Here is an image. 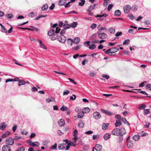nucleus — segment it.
Listing matches in <instances>:
<instances>
[{"label":"nucleus","mask_w":151,"mask_h":151,"mask_svg":"<svg viewBox=\"0 0 151 151\" xmlns=\"http://www.w3.org/2000/svg\"><path fill=\"white\" fill-rule=\"evenodd\" d=\"M63 141L65 142V143H62L59 144L58 146V148L59 150H62L64 149L66 147V145L68 143V140L67 139L64 140Z\"/></svg>","instance_id":"f257e3e1"},{"label":"nucleus","mask_w":151,"mask_h":151,"mask_svg":"<svg viewBox=\"0 0 151 151\" xmlns=\"http://www.w3.org/2000/svg\"><path fill=\"white\" fill-rule=\"evenodd\" d=\"M6 142L7 145H12L14 143V140L12 138L9 137L6 139Z\"/></svg>","instance_id":"f03ea898"},{"label":"nucleus","mask_w":151,"mask_h":151,"mask_svg":"<svg viewBox=\"0 0 151 151\" xmlns=\"http://www.w3.org/2000/svg\"><path fill=\"white\" fill-rule=\"evenodd\" d=\"M98 34V37L101 39H104L107 38V34L104 33H100L97 32Z\"/></svg>","instance_id":"7ed1b4c3"},{"label":"nucleus","mask_w":151,"mask_h":151,"mask_svg":"<svg viewBox=\"0 0 151 151\" xmlns=\"http://www.w3.org/2000/svg\"><path fill=\"white\" fill-rule=\"evenodd\" d=\"M66 40V38L63 35H61L58 38V41L62 43H64Z\"/></svg>","instance_id":"20e7f679"},{"label":"nucleus","mask_w":151,"mask_h":151,"mask_svg":"<svg viewBox=\"0 0 151 151\" xmlns=\"http://www.w3.org/2000/svg\"><path fill=\"white\" fill-rule=\"evenodd\" d=\"M11 147L7 145H5L3 146L2 148V151H11Z\"/></svg>","instance_id":"39448f33"},{"label":"nucleus","mask_w":151,"mask_h":151,"mask_svg":"<svg viewBox=\"0 0 151 151\" xmlns=\"http://www.w3.org/2000/svg\"><path fill=\"white\" fill-rule=\"evenodd\" d=\"M93 115L94 118L96 119H99L101 116L100 113L97 111L94 112L93 114Z\"/></svg>","instance_id":"423d86ee"},{"label":"nucleus","mask_w":151,"mask_h":151,"mask_svg":"<svg viewBox=\"0 0 151 151\" xmlns=\"http://www.w3.org/2000/svg\"><path fill=\"white\" fill-rule=\"evenodd\" d=\"M129 137L127 139V146L128 148H131L133 146V144L132 141L129 140Z\"/></svg>","instance_id":"0eeeda50"},{"label":"nucleus","mask_w":151,"mask_h":151,"mask_svg":"<svg viewBox=\"0 0 151 151\" xmlns=\"http://www.w3.org/2000/svg\"><path fill=\"white\" fill-rule=\"evenodd\" d=\"M131 7L128 5L125 6L124 8V11L125 13H127L130 11Z\"/></svg>","instance_id":"6e6552de"},{"label":"nucleus","mask_w":151,"mask_h":151,"mask_svg":"<svg viewBox=\"0 0 151 151\" xmlns=\"http://www.w3.org/2000/svg\"><path fill=\"white\" fill-rule=\"evenodd\" d=\"M112 134L114 135H120L119 133V129L117 128L114 129L112 132Z\"/></svg>","instance_id":"1a4fd4ad"},{"label":"nucleus","mask_w":151,"mask_h":151,"mask_svg":"<svg viewBox=\"0 0 151 151\" xmlns=\"http://www.w3.org/2000/svg\"><path fill=\"white\" fill-rule=\"evenodd\" d=\"M96 148L93 147L92 149V151H94V149H95L97 151H101L102 148V146L99 144H97L96 145Z\"/></svg>","instance_id":"9d476101"},{"label":"nucleus","mask_w":151,"mask_h":151,"mask_svg":"<svg viewBox=\"0 0 151 151\" xmlns=\"http://www.w3.org/2000/svg\"><path fill=\"white\" fill-rule=\"evenodd\" d=\"M119 50V48L116 47H113L109 49V52H111L113 53H115V52H117Z\"/></svg>","instance_id":"9b49d317"},{"label":"nucleus","mask_w":151,"mask_h":151,"mask_svg":"<svg viewBox=\"0 0 151 151\" xmlns=\"http://www.w3.org/2000/svg\"><path fill=\"white\" fill-rule=\"evenodd\" d=\"M6 124H5L4 122H2L0 124V129L2 130H4L6 128Z\"/></svg>","instance_id":"f8f14e48"},{"label":"nucleus","mask_w":151,"mask_h":151,"mask_svg":"<svg viewBox=\"0 0 151 151\" xmlns=\"http://www.w3.org/2000/svg\"><path fill=\"white\" fill-rule=\"evenodd\" d=\"M119 133L120 136H122L126 133V131L124 128H122L119 129Z\"/></svg>","instance_id":"ddd939ff"},{"label":"nucleus","mask_w":151,"mask_h":151,"mask_svg":"<svg viewBox=\"0 0 151 151\" xmlns=\"http://www.w3.org/2000/svg\"><path fill=\"white\" fill-rule=\"evenodd\" d=\"M10 134H11L10 132L9 131H6L2 135L1 137L3 138L9 136Z\"/></svg>","instance_id":"4468645a"},{"label":"nucleus","mask_w":151,"mask_h":151,"mask_svg":"<svg viewBox=\"0 0 151 151\" xmlns=\"http://www.w3.org/2000/svg\"><path fill=\"white\" fill-rule=\"evenodd\" d=\"M55 33L54 29H52L49 30L48 32V35L50 36H52Z\"/></svg>","instance_id":"2eb2a0df"},{"label":"nucleus","mask_w":151,"mask_h":151,"mask_svg":"<svg viewBox=\"0 0 151 151\" xmlns=\"http://www.w3.org/2000/svg\"><path fill=\"white\" fill-rule=\"evenodd\" d=\"M52 36L51 39L52 40H54L58 38V35L56 33H55Z\"/></svg>","instance_id":"dca6fc26"},{"label":"nucleus","mask_w":151,"mask_h":151,"mask_svg":"<svg viewBox=\"0 0 151 151\" xmlns=\"http://www.w3.org/2000/svg\"><path fill=\"white\" fill-rule=\"evenodd\" d=\"M58 125L60 127H62L65 124V121L63 119H61L58 121Z\"/></svg>","instance_id":"f3484780"},{"label":"nucleus","mask_w":151,"mask_h":151,"mask_svg":"<svg viewBox=\"0 0 151 151\" xmlns=\"http://www.w3.org/2000/svg\"><path fill=\"white\" fill-rule=\"evenodd\" d=\"M82 112L84 113H87L90 111V109L88 107H86L82 110Z\"/></svg>","instance_id":"a211bd4d"},{"label":"nucleus","mask_w":151,"mask_h":151,"mask_svg":"<svg viewBox=\"0 0 151 151\" xmlns=\"http://www.w3.org/2000/svg\"><path fill=\"white\" fill-rule=\"evenodd\" d=\"M97 5V4H95L92 6L91 5L88 7V8L87 9V10L88 11L89 10L91 11L93 10V9H94L95 6H96Z\"/></svg>","instance_id":"6ab92c4d"},{"label":"nucleus","mask_w":151,"mask_h":151,"mask_svg":"<svg viewBox=\"0 0 151 151\" xmlns=\"http://www.w3.org/2000/svg\"><path fill=\"white\" fill-rule=\"evenodd\" d=\"M66 0H60L58 1V4L60 6H63L65 5L66 3Z\"/></svg>","instance_id":"aec40b11"},{"label":"nucleus","mask_w":151,"mask_h":151,"mask_svg":"<svg viewBox=\"0 0 151 151\" xmlns=\"http://www.w3.org/2000/svg\"><path fill=\"white\" fill-rule=\"evenodd\" d=\"M110 136V134L107 133L104 135L103 137L104 138V139L107 140L109 138Z\"/></svg>","instance_id":"412c9836"},{"label":"nucleus","mask_w":151,"mask_h":151,"mask_svg":"<svg viewBox=\"0 0 151 151\" xmlns=\"http://www.w3.org/2000/svg\"><path fill=\"white\" fill-rule=\"evenodd\" d=\"M80 38L78 37H77L74 39L73 41V42L75 44H77L80 42Z\"/></svg>","instance_id":"4be33fe9"},{"label":"nucleus","mask_w":151,"mask_h":151,"mask_svg":"<svg viewBox=\"0 0 151 151\" xmlns=\"http://www.w3.org/2000/svg\"><path fill=\"white\" fill-rule=\"evenodd\" d=\"M84 123L83 121H81L78 123V126L79 128H83L84 126Z\"/></svg>","instance_id":"5701e85b"},{"label":"nucleus","mask_w":151,"mask_h":151,"mask_svg":"<svg viewBox=\"0 0 151 151\" xmlns=\"http://www.w3.org/2000/svg\"><path fill=\"white\" fill-rule=\"evenodd\" d=\"M121 12L119 10H116L114 12V15L116 16H120L121 14Z\"/></svg>","instance_id":"b1692460"},{"label":"nucleus","mask_w":151,"mask_h":151,"mask_svg":"<svg viewBox=\"0 0 151 151\" xmlns=\"http://www.w3.org/2000/svg\"><path fill=\"white\" fill-rule=\"evenodd\" d=\"M47 16V15H44L43 14H40L35 19V20H39L41 18L46 17Z\"/></svg>","instance_id":"393cba45"},{"label":"nucleus","mask_w":151,"mask_h":151,"mask_svg":"<svg viewBox=\"0 0 151 151\" xmlns=\"http://www.w3.org/2000/svg\"><path fill=\"white\" fill-rule=\"evenodd\" d=\"M109 32L111 34H114L115 32V29L113 27H110L109 29Z\"/></svg>","instance_id":"a878e982"},{"label":"nucleus","mask_w":151,"mask_h":151,"mask_svg":"<svg viewBox=\"0 0 151 151\" xmlns=\"http://www.w3.org/2000/svg\"><path fill=\"white\" fill-rule=\"evenodd\" d=\"M109 125V123H103L102 126V129H103L105 130L107 128V127Z\"/></svg>","instance_id":"bb28decb"},{"label":"nucleus","mask_w":151,"mask_h":151,"mask_svg":"<svg viewBox=\"0 0 151 151\" xmlns=\"http://www.w3.org/2000/svg\"><path fill=\"white\" fill-rule=\"evenodd\" d=\"M25 83H26L25 81L23 80H22L19 81L18 83V85L19 86H20L23 85H24Z\"/></svg>","instance_id":"cd10ccee"},{"label":"nucleus","mask_w":151,"mask_h":151,"mask_svg":"<svg viewBox=\"0 0 151 151\" xmlns=\"http://www.w3.org/2000/svg\"><path fill=\"white\" fill-rule=\"evenodd\" d=\"M52 99H51L50 98H47V99H46V101L48 103H49L51 101H52V102H55V99L54 98H52Z\"/></svg>","instance_id":"c85d7f7f"},{"label":"nucleus","mask_w":151,"mask_h":151,"mask_svg":"<svg viewBox=\"0 0 151 151\" xmlns=\"http://www.w3.org/2000/svg\"><path fill=\"white\" fill-rule=\"evenodd\" d=\"M122 121L125 124H127L128 125H129V123L127 121L126 119L125 118H122Z\"/></svg>","instance_id":"c756f323"},{"label":"nucleus","mask_w":151,"mask_h":151,"mask_svg":"<svg viewBox=\"0 0 151 151\" xmlns=\"http://www.w3.org/2000/svg\"><path fill=\"white\" fill-rule=\"evenodd\" d=\"M121 122L119 121V120H116L115 125L116 127H118L120 126L121 125Z\"/></svg>","instance_id":"7c9ffc66"},{"label":"nucleus","mask_w":151,"mask_h":151,"mask_svg":"<svg viewBox=\"0 0 151 151\" xmlns=\"http://www.w3.org/2000/svg\"><path fill=\"white\" fill-rule=\"evenodd\" d=\"M146 107L145 105L144 104H141L139 105L138 107V109H144Z\"/></svg>","instance_id":"2f4dec72"},{"label":"nucleus","mask_w":151,"mask_h":151,"mask_svg":"<svg viewBox=\"0 0 151 151\" xmlns=\"http://www.w3.org/2000/svg\"><path fill=\"white\" fill-rule=\"evenodd\" d=\"M150 113L149 109H144V115H146Z\"/></svg>","instance_id":"473e14b6"},{"label":"nucleus","mask_w":151,"mask_h":151,"mask_svg":"<svg viewBox=\"0 0 151 151\" xmlns=\"http://www.w3.org/2000/svg\"><path fill=\"white\" fill-rule=\"evenodd\" d=\"M73 42V40L70 39H68L67 40V42L68 44L71 46L72 45V42Z\"/></svg>","instance_id":"72a5a7b5"},{"label":"nucleus","mask_w":151,"mask_h":151,"mask_svg":"<svg viewBox=\"0 0 151 151\" xmlns=\"http://www.w3.org/2000/svg\"><path fill=\"white\" fill-rule=\"evenodd\" d=\"M96 47V46L94 44H90L89 45V48L91 50H93Z\"/></svg>","instance_id":"f704fd0d"},{"label":"nucleus","mask_w":151,"mask_h":151,"mask_svg":"<svg viewBox=\"0 0 151 151\" xmlns=\"http://www.w3.org/2000/svg\"><path fill=\"white\" fill-rule=\"evenodd\" d=\"M139 135H135L133 137V139L135 141L138 140L139 138Z\"/></svg>","instance_id":"c9c22d12"},{"label":"nucleus","mask_w":151,"mask_h":151,"mask_svg":"<svg viewBox=\"0 0 151 151\" xmlns=\"http://www.w3.org/2000/svg\"><path fill=\"white\" fill-rule=\"evenodd\" d=\"M71 27V26L68 24H65L63 25V27L64 29L69 28Z\"/></svg>","instance_id":"e433bc0d"},{"label":"nucleus","mask_w":151,"mask_h":151,"mask_svg":"<svg viewBox=\"0 0 151 151\" xmlns=\"http://www.w3.org/2000/svg\"><path fill=\"white\" fill-rule=\"evenodd\" d=\"M48 8V6L47 4H44L42 8V11H45Z\"/></svg>","instance_id":"4c0bfd02"},{"label":"nucleus","mask_w":151,"mask_h":151,"mask_svg":"<svg viewBox=\"0 0 151 151\" xmlns=\"http://www.w3.org/2000/svg\"><path fill=\"white\" fill-rule=\"evenodd\" d=\"M84 113H83L82 112H80L78 113V118H82L84 116Z\"/></svg>","instance_id":"58836bf2"},{"label":"nucleus","mask_w":151,"mask_h":151,"mask_svg":"<svg viewBox=\"0 0 151 151\" xmlns=\"http://www.w3.org/2000/svg\"><path fill=\"white\" fill-rule=\"evenodd\" d=\"M107 16V14H103L102 15H97L95 17H106Z\"/></svg>","instance_id":"ea45409f"},{"label":"nucleus","mask_w":151,"mask_h":151,"mask_svg":"<svg viewBox=\"0 0 151 151\" xmlns=\"http://www.w3.org/2000/svg\"><path fill=\"white\" fill-rule=\"evenodd\" d=\"M138 135H139V136L143 137L145 136L146 135V133H144L143 131H142L141 132H139L138 133Z\"/></svg>","instance_id":"a19ab883"},{"label":"nucleus","mask_w":151,"mask_h":151,"mask_svg":"<svg viewBox=\"0 0 151 151\" xmlns=\"http://www.w3.org/2000/svg\"><path fill=\"white\" fill-rule=\"evenodd\" d=\"M38 144H39V142H32L31 146H33V147H34L35 146H38Z\"/></svg>","instance_id":"79ce46f5"},{"label":"nucleus","mask_w":151,"mask_h":151,"mask_svg":"<svg viewBox=\"0 0 151 151\" xmlns=\"http://www.w3.org/2000/svg\"><path fill=\"white\" fill-rule=\"evenodd\" d=\"M81 2H79L78 5L81 6H83L85 4V0H80Z\"/></svg>","instance_id":"37998d69"},{"label":"nucleus","mask_w":151,"mask_h":151,"mask_svg":"<svg viewBox=\"0 0 151 151\" xmlns=\"http://www.w3.org/2000/svg\"><path fill=\"white\" fill-rule=\"evenodd\" d=\"M60 109L63 111H65L68 110V108L66 106H63L60 108Z\"/></svg>","instance_id":"c03bdc74"},{"label":"nucleus","mask_w":151,"mask_h":151,"mask_svg":"<svg viewBox=\"0 0 151 151\" xmlns=\"http://www.w3.org/2000/svg\"><path fill=\"white\" fill-rule=\"evenodd\" d=\"M6 17L9 19H10L12 18L13 15L12 14H8L6 15Z\"/></svg>","instance_id":"a18cd8bd"},{"label":"nucleus","mask_w":151,"mask_h":151,"mask_svg":"<svg viewBox=\"0 0 151 151\" xmlns=\"http://www.w3.org/2000/svg\"><path fill=\"white\" fill-rule=\"evenodd\" d=\"M78 24L77 22H74L72 23L71 25V27H72L73 28H75L76 27Z\"/></svg>","instance_id":"49530a36"},{"label":"nucleus","mask_w":151,"mask_h":151,"mask_svg":"<svg viewBox=\"0 0 151 151\" xmlns=\"http://www.w3.org/2000/svg\"><path fill=\"white\" fill-rule=\"evenodd\" d=\"M97 28L100 31L104 29L105 28L103 27H101V24H99L97 27Z\"/></svg>","instance_id":"de8ad7c7"},{"label":"nucleus","mask_w":151,"mask_h":151,"mask_svg":"<svg viewBox=\"0 0 151 151\" xmlns=\"http://www.w3.org/2000/svg\"><path fill=\"white\" fill-rule=\"evenodd\" d=\"M25 147H22L19 148L16 151H24Z\"/></svg>","instance_id":"09e8293b"},{"label":"nucleus","mask_w":151,"mask_h":151,"mask_svg":"<svg viewBox=\"0 0 151 151\" xmlns=\"http://www.w3.org/2000/svg\"><path fill=\"white\" fill-rule=\"evenodd\" d=\"M113 6V5L112 4H109L107 8V9L109 11Z\"/></svg>","instance_id":"8fccbe9b"},{"label":"nucleus","mask_w":151,"mask_h":151,"mask_svg":"<svg viewBox=\"0 0 151 151\" xmlns=\"http://www.w3.org/2000/svg\"><path fill=\"white\" fill-rule=\"evenodd\" d=\"M115 118L119 120H122V118L121 116L120 115L118 114H116V115Z\"/></svg>","instance_id":"3c124183"},{"label":"nucleus","mask_w":151,"mask_h":151,"mask_svg":"<svg viewBox=\"0 0 151 151\" xmlns=\"http://www.w3.org/2000/svg\"><path fill=\"white\" fill-rule=\"evenodd\" d=\"M146 81H144L140 83L139 85V87H143L144 86V84L145 83H146Z\"/></svg>","instance_id":"603ef678"},{"label":"nucleus","mask_w":151,"mask_h":151,"mask_svg":"<svg viewBox=\"0 0 151 151\" xmlns=\"http://www.w3.org/2000/svg\"><path fill=\"white\" fill-rule=\"evenodd\" d=\"M102 77L104 78H106V79H108L109 78V76L107 75L103 74L102 75Z\"/></svg>","instance_id":"864d4df0"},{"label":"nucleus","mask_w":151,"mask_h":151,"mask_svg":"<svg viewBox=\"0 0 151 151\" xmlns=\"http://www.w3.org/2000/svg\"><path fill=\"white\" fill-rule=\"evenodd\" d=\"M96 27V24H93L91 25L90 28L92 29H93Z\"/></svg>","instance_id":"5fc2aeb1"},{"label":"nucleus","mask_w":151,"mask_h":151,"mask_svg":"<svg viewBox=\"0 0 151 151\" xmlns=\"http://www.w3.org/2000/svg\"><path fill=\"white\" fill-rule=\"evenodd\" d=\"M72 95L74 97V98L72 96H70V99L72 100H75L76 98V95L75 94H73Z\"/></svg>","instance_id":"6e6d98bb"},{"label":"nucleus","mask_w":151,"mask_h":151,"mask_svg":"<svg viewBox=\"0 0 151 151\" xmlns=\"http://www.w3.org/2000/svg\"><path fill=\"white\" fill-rule=\"evenodd\" d=\"M60 30V29L59 27H57L56 29V30L55 31V33H59Z\"/></svg>","instance_id":"4d7b16f0"},{"label":"nucleus","mask_w":151,"mask_h":151,"mask_svg":"<svg viewBox=\"0 0 151 151\" xmlns=\"http://www.w3.org/2000/svg\"><path fill=\"white\" fill-rule=\"evenodd\" d=\"M130 41L129 40L127 39V40H126L123 43V45H126L128 44L129 43Z\"/></svg>","instance_id":"13d9d810"},{"label":"nucleus","mask_w":151,"mask_h":151,"mask_svg":"<svg viewBox=\"0 0 151 151\" xmlns=\"http://www.w3.org/2000/svg\"><path fill=\"white\" fill-rule=\"evenodd\" d=\"M70 93V91L67 90H66L65 91H64L63 93V95H67Z\"/></svg>","instance_id":"bf43d9fd"},{"label":"nucleus","mask_w":151,"mask_h":151,"mask_svg":"<svg viewBox=\"0 0 151 151\" xmlns=\"http://www.w3.org/2000/svg\"><path fill=\"white\" fill-rule=\"evenodd\" d=\"M1 30L2 32L5 33L7 32V31L6 29L5 28L4 26H3V27L1 28Z\"/></svg>","instance_id":"052dcab7"},{"label":"nucleus","mask_w":151,"mask_h":151,"mask_svg":"<svg viewBox=\"0 0 151 151\" xmlns=\"http://www.w3.org/2000/svg\"><path fill=\"white\" fill-rule=\"evenodd\" d=\"M129 18L131 20L134 19L135 17L132 14H129Z\"/></svg>","instance_id":"680f3d73"},{"label":"nucleus","mask_w":151,"mask_h":151,"mask_svg":"<svg viewBox=\"0 0 151 151\" xmlns=\"http://www.w3.org/2000/svg\"><path fill=\"white\" fill-rule=\"evenodd\" d=\"M106 114L109 116H111L113 115V113L109 111H107Z\"/></svg>","instance_id":"e2e57ef3"},{"label":"nucleus","mask_w":151,"mask_h":151,"mask_svg":"<svg viewBox=\"0 0 151 151\" xmlns=\"http://www.w3.org/2000/svg\"><path fill=\"white\" fill-rule=\"evenodd\" d=\"M40 46L41 48H43L44 49H47L46 47L42 43L40 44Z\"/></svg>","instance_id":"0e129e2a"},{"label":"nucleus","mask_w":151,"mask_h":151,"mask_svg":"<svg viewBox=\"0 0 151 151\" xmlns=\"http://www.w3.org/2000/svg\"><path fill=\"white\" fill-rule=\"evenodd\" d=\"M21 139V137H19L17 136H16L14 138V140H15L16 141H17Z\"/></svg>","instance_id":"69168bd1"},{"label":"nucleus","mask_w":151,"mask_h":151,"mask_svg":"<svg viewBox=\"0 0 151 151\" xmlns=\"http://www.w3.org/2000/svg\"><path fill=\"white\" fill-rule=\"evenodd\" d=\"M57 146V145L56 144H55L54 145L51 146V149L52 150H53L56 148Z\"/></svg>","instance_id":"338daca9"},{"label":"nucleus","mask_w":151,"mask_h":151,"mask_svg":"<svg viewBox=\"0 0 151 151\" xmlns=\"http://www.w3.org/2000/svg\"><path fill=\"white\" fill-rule=\"evenodd\" d=\"M55 4L54 3H52V4L50 6L49 8L50 10H52L54 9V8L55 7Z\"/></svg>","instance_id":"774afa93"}]
</instances>
